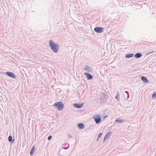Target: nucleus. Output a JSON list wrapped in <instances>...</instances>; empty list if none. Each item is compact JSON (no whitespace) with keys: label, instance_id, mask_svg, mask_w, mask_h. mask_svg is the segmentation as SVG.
Here are the masks:
<instances>
[{"label":"nucleus","instance_id":"nucleus-10","mask_svg":"<svg viewBox=\"0 0 156 156\" xmlns=\"http://www.w3.org/2000/svg\"><path fill=\"white\" fill-rule=\"evenodd\" d=\"M142 56V54L140 53H137L134 55V57L135 58H138Z\"/></svg>","mask_w":156,"mask_h":156},{"label":"nucleus","instance_id":"nucleus-5","mask_svg":"<svg viewBox=\"0 0 156 156\" xmlns=\"http://www.w3.org/2000/svg\"><path fill=\"white\" fill-rule=\"evenodd\" d=\"M5 73L8 76L10 77L13 78H16L15 75L12 72H6Z\"/></svg>","mask_w":156,"mask_h":156},{"label":"nucleus","instance_id":"nucleus-6","mask_svg":"<svg viewBox=\"0 0 156 156\" xmlns=\"http://www.w3.org/2000/svg\"><path fill=\"white\" fill-rule=\"evenodd\" d=\"M84 74L86 76L88 80H90L93 79V76L88 73H84Z\"/></svg>","mask_w":156,"mask_h":156},{"label":"nucleus","instance_id":"nucleus-7","mask_svg":"<svg viewBox=\"0 0 156 156\" xmlns=\"http://www.w3.org/2000/svg\"><path fill=\"white\" fill-rule=\"evenodd\" d=\"M83 104H74L73 105V106L75 108H81L83 106Z\"/></svg>","mask_w":156,"mask_h":156},{"label":"nucleus","instance_id":"nucleus-23","mask_svg":"<svg viewBox=\"0 0 156 156\" xmlns=\"http://www.w3.org/2000/svg\"><path fill=\"white\" fill-rule=\"evenodd\" d=\"M153 52H150V53H152Z\"/></svg>","mask_w":156,"mask_h":156},{"label":"nucleus","instance_id":"nucleus-16","mask_svg":"<svg viewBox=\"0 0 156 156\" xmlns=\"http://www.w3.org/2000/svg\"><path fill=\"white\" fill-rule=\"evenodd\" d=\"M124 97L125 99H128V96L129 95L128 93L126 91L125 93L124 94Z\"/></svg>","mask_w":156,"mask_h":156},{"label":"nucleus","instance_id":"nucleus-1","mask_svg":"<svg viewBox=\"0 0 156 156\" xmlns=\"http://www.w3.org/2000/svg\"><path fill=\"white\" fill-rule=\"evenodd\" d=\"M49 44L52 51L55 53H57L59 49V46L58 44L54 43L52 40H50Z\"/></svg>","mask_w":156,"mask_h":156},{"label":"nucleus","instance_id":"nucleus-20","mask_svg":"<svg viewBox=\"0 0 156 156\" xmlns=\"http://www.w3.org/2000/svg\"><path fill=\"white\" fill-rule=\"evenodd\" d=\"M52 137V136L51 135H50L49 136H48V140H50L51 139Z\"/></svg>","mask_w":156,"mask_h":156},{"label":"nucleus","instance_id":"nucleus-14","mask_svg":"<svg viewBox=\"0 0 156 156\" xmlns=\"http://www.w3.org/2000/svg\"><path fill=\"white\" fill-rule=\"evenodd\" d=\"M84 69L88 72H91V70L90 68L87 65L84 68Z\"/></svg>","mask_w":156,"mask_h":156},{"label":"nucleus","instance_id":"nucleus-11","mask_svg":"<svg viewBox=\"0 0 156 156\" xmlns=\"http://www.w3.org/2000/svg\"><path fill=\"white\" fill-rule=\"evenodd\" d=\"M134 55L133 53L127 54L126 55L125 57L127 58H129L132 57Z\"/></svg>","mask_w":156,"mask_h":156},{"label":"nucleus","instance_id":"nucleus-15","mask_svg":"<svg viewBox=\"0 0 156 156\" xmlns=\"http://www.w3.org/2000/svg\"><path fill=\"white\" fill-rule=\"evenodd\" d=\"M8 140L9 142L13 143L14 141V139L12 140V136H9L8 137Z\"/></svg>","mask_w":156,"mask_h":156},{"label":"nucleus","instance_id":"nucleus-8","mask_svg":"<svg viewBox=\"0 0 156 156\" xmlns=\"http://www.w3.org/2000/svg\"><path fill=\"white\" fill-rule=\"evenodd\" d=\"M112 134V132H108L105 136L103 140L104 141L105 139H108L109 137Z\"/></svg>","mask_w":156,"mask_h":156},{"label":"nucleus","instance_id":"nucleus-2","mask_svg":"<svg viewBox=\"0 0 156 156\" xmlns=\"http://www.w3.org/2000/svg\"><path fill=\"white\" fill-rule=\"evenodd\" d=\"M53 106L55 108H57V109L58 111L62 110L64 107V105L62 101H58L55 103L53 105Z\"/></svg>","mask_w":156,"mask_h":156},{"label":"nucleus","instance_id":"nucleus-19","mask_svg":"<svg viewBox=\"0 0 156 156\" xmlns=\"http://www.w3.org/2000/svg\"><path fill=\"white\" fill-rule=\"evenodd\" d=\"M115 98L118 101H119V98L118 93H117L116 96H115Z\"/></svg>","mask_w":156,"mask_h":156},{"label":"nucleus","instance_id":"nucleus-9","mask_svg":"<svg viewBox=\"0 0 156 156\" xmlns=\"http://www.w3.org/2000/svg\"><path fill=\"white\" fill-rule=\"evenodd\" d=\"M141 80L144 83H146L148 82V80L146 79V78L144 76H141Z\"/></svg>","mask_w":156,"mask_h":156},{"label":"nucleus","instance_id":"nucleus-22","mask_svg":"<svg viewBox=\"0 0 156 156\" xmlns=\"http://www.w3.org/2000/svg\"><path fill=\"white\" fill-rule=\"evenodd\" d=\"M98 139H98H98H97L96 140H97V141H98Z\"/></svg>","mask_w":156,"mask_h":156},{"label":"nucleus","instance_id":"nucleus-21","mask_svg":"<svg viewBox=\"0 0 156 156\" xmlns=\"http://www.w3.org/2000/svg\"><path fill=\"white\" fill-rule=\"evenodd\" d=\"M102 135V133H99V134L98 136V139H99V138Z\"/></svg>","mask_w":156,"mask_h":156},{"label":"nucleus","instance_id":"nucleus-13","mask_svg":"<svg viewBox=\"0 0 156 156\" xmlns=\"http://www.w3.org/2000/svg\"><path fill=\"white\" fill-rule=\"evenodd\" d=\"M78 127L80 129H83L84 127V125L82 123H79L78 124Z\"/></svg>","mask_w":156,"mask_h":156},{"label":"nucleus","instance_id":"nucleus-12","mask_svg":"<svg viewBox=\"0 0 156 156\" xmlns=\"http://www.w3.org/2000/svg\"><path fill=\"white\" fill-rule=\"evenodd\" d=\"M35 148L34 146L32 148L30 151V154L31 155H32L34 154V152L35 150Z\"/></svg>","mask_w":156,"mask_h":156},{"label":"nucleus","instance_id":"nucleus-18","mask_svg":"<svg viewBox=\"0 0 156 156\" xmlns=\"http://www.w3.org/2000/svg\"><path fill=\"white\" fill-rule=\"evenodd\" d=\"M152 97L153 98H156V91H154L152 95Z\"/></svg>","mask_w":156,"mask_h":156},{"label":"nucleus","instance_id":"nucleus-17","mask_svg":"<svg viewBox=\"0 0 156 156\" xmlns=\"http://www.w3.org/2000/svg\"><path fill=\"white\" fill-rule=\"evenodd\" d=\"M124 120L117 119L115 120V122H117L121 123L123 122Z\"/></svg>","mask_w":156,"mask_h":156},{"label":"nucleus","instance_id":"nucleus-3","mask_svg":"<svg viewBox=\"0 0 156 156\" xmlns=\"http://www.w3.org/2000/svg\"><path fill=\"white\" fill-rule=\"evenodd\" d=\"M93 118L96 124L100 123L101 121V116L98 114L94 115H93Z\"/></svg>","mask_w":156,"mask_h":156},{"label":"nucleus","instance_id":"nucleus-4","mask_svg":"<svg viewBox=\"0 0 156 156\" xmlns=\"http://www.w3.org/2000/svg\"><path fill=\"white\" fill-rule=\"evenodd\" d=\"M103 28L102 27H95L94 28V30L96 33H101L102 32Z\"/></svg>","mask_w":156,"mask_h":156}]
</instances>
